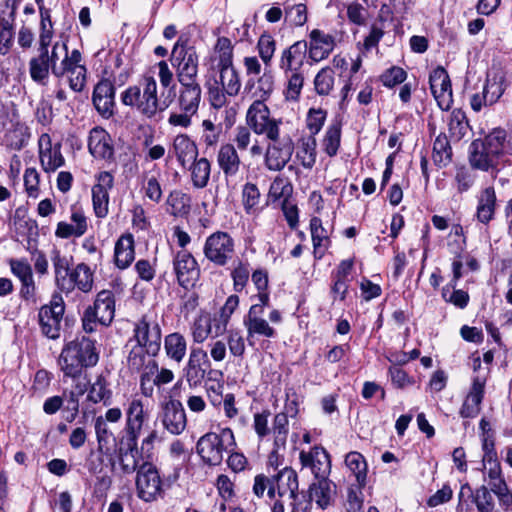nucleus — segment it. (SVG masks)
I'll return each instance as SVG.
<instances>
[{
	"instance_id": "nucleus-1",
	"label": "nucleus",
	"mask_w": 512,
	"mask_h": 512,
	"mask_svg": "<svg viewBox=\"0 0 512 512\" xmlns=\"http://www.w3.org/2000/svg\"><path fill=\"white\" fill-rule=\"evenodd\" d=\"M49 32L39 35L37 55L29 61V73L33 81L45 84L51 72L56 78L64 77L65 65L70 53L67 44L56 41L52 43Z\"/></svg>"
},
{
	"instance_id": "nucleus-2",
	"label": "nucleus",
	"mask_w": 512,
	"mask_h": 512,
	"mask_svg": "<svg viewBox=\"0 0 512 512\" xmlns=\"http://www.w3.org/2000/svg\"><path fill=\"white\" fill-rule=\"evenodd\" d=\"M98 360L99 352L95 341L83 336L64 346L58 364L65 376L76 378L84 368L95 366Z\"/></svg>"
},
{
	"instance_id": "nucleus-3",
	"label": "nucleus",
	"mask_w": 512,
	"mask_h": 512,
	"mask_svg": "<svg viewBox=\"0 0 512 512\" xmlns=\"http://www.w3.org/2000/svg\"><path fill=\"white\" fill-rule=\"evenodd\" d=\"M124 105L136 108L147 118H153L168 107L162 106V96L158 97V86L152 76H145L139 85L127 88L121 96Z\"/></svg>"
},
{
	"instance_id": "nucleus-4",
	"label": "nucleus",
	"mask_w": 512,
	"mask_h": 512,
	"mask_svg": "<svg viewBox=\"0 0 512 512\" xmlns=\"http://www.w3.org/2000/svg\"><path fill=\"white\" fill-rule=\"evenodd\" d=\"M236 448L233 431L228 428L220 429L219 433L208 432L201 436L197 442V453L204 463L217 466L222 463L224 454Z\"/></svg>"
},
{
	"instance_id": "nucleus-5",
	"label": "nucleus",
	"mask_w": 512,
	"mask_h": 512,
	"mask_svg": "<svg viewBox=\"0 0 512 512\" xmlns=\"http://www.w3.org/2000/svg\"><path fill=\"white\" fill-rule=\"evenodd\" d=\"M202 90L200 85H180L176 90V110L168 117V124L187 129L192 125V118L198 113Z\"/></svg>"
},
{
	"instance_id": "nucleus-6",
	"label": "nucleus",
	"mask_w": 512,
	"mask_h": 512,
	"mask_svg": "<svg viewBox=\"0 0 512 512\" xmlns=\"http://www.w3.org/2000/svg\"><path fill=\"white\" fill-rule=\"evenodd\" d=\"M170 61L179 85H199L197 82L199 58L193 47L185 48L177 42L173 47Z\"/></svg>"
},
{
	"instance_id": "nucleus-7",
	"label": "nucleus",
	"mask_w": 512,
	"mask_h": 512,
	"mask_svg": "<svg viewBox=\"0 0 512 512\" xmlns=\"http://www.w3.org/2000/svg\"><path fill=\"white\" fill-rule=\"evenodd\" d=\"M505 134L497 132L489 135L485 142L473 141L470 146L469 161L472 167L487 171L501 153Z\"/></svg>"
},
{
	"instance_id": "nucleus-8",
	"label": "nucleus",
	"mask_w": 512,
	"mask_h": 512,
	"mask_svg": "<svg viewBox=\"0 0 512 512\" xmlns=\"http://www.w3.org/2000/svg\"><path fill=\"white\" fill-rule=\"evenodd\" d=\"M269 143L264 154V164L269 171L279 172L285 168L294 152V142L289 135L280 132L267 137Z\"/></svg>"
},
{
	"instance_id": "nucleus-9",
	"label": "nucleus",
	"mask_w": 512,
	"mask_h": 512,
	"mask_svg": "<svg viewBox=\"0 0 512 512\" xmlns=\"http://www.w3.org/2000/svg\"><path fill=\"white\" fill-rule=\"evenodd\" d=\"M203 253L216 266H225L234 257V239L227 232L216 231L206 238Z\"/></svg>"
},
{
	"instance_id": "nucleus-10",
	"label": "nucleus",
	"mask_w": 512,
	"mask_h": 512,
	"mask_svg": "<svg viewBox=\"0 0 512 512\" xmlns=\"http://www.w3.org/2000/svg\"><path fill=\"white\" fill-rule=\"evenodd\" d=\"M135 484L137 496L145 502L155 501L163 493V482L159 471L150 462H144L139 466Z\"/></svg>"
},
{
	"instance_id": "nucleus-11",
	"label": "nucleus",
	"mask_w": 512,
	"mask_h": 512,
	"mask_svg": "<svg viewBox=\"0 0 512 512\" xmlns=\"http://www.w3.org/2000/svg\"><path fill=\"white\" fill-rule=\"evenodd\" d=\"M124 414L126 438L131 439L134 443L135 440L139 439L144 425L149 421L150 411L140 397L133 396L127 400Z\"/></svg>"
},
{
	"instance_id": "nucleus-12",
	"label": "nucleus",
	"mask_w": 512,
	"mask_h": 512,
	"mask_svg": "<svg viewBox=\"0 0 512 512\" xmlns=\"http://www.w3.org/2000/svg\"><path fill=\"white\" fill-rule=\"evenodd\" d=\"M134 336L128 341L147 347V351L155 356L161 346V329L151 315H143L134 325Z\"/></svg>"
},
{
	"instance_id": "nucleus-13",
	"label": "nucleus",
	"mask_w": 512,
	"mask_h": 512,
	"mask_svg": "<svg viewBox=\"0 0 512 512\" xmlns=\"http://www.w3.org/2000/svg\"><path fill=\"white\" fill-rule=\"evenodd\" d=\"M158 419L164 430L174 436L182 434L187 426V416L182 403L172 397L160 403Z\"/></svg>"
},
{
	"instance_id": "nucleus-14",
	"label": "nucleus",
	"mask_w": 512,
	"mask_h": 512,
	"mask_svg": "<svg viewBox=\"0 0 512 512\" xmlns=\"http://www.w3.org/2000/svg\"><path fill=\"white\" fill-rule=\"evenodd\" d=\"M247 125L257 135L269 137L280 132L281 120L270 117V110L262 101H254L247 110Z\"/></svg>"
},
{
	"instance_id": "nucleus-15",
	"label": "nucleus",
	"mask_w": 512,
	"mask_h": 512,
	"mask_svg": "<svg viewBox=\"0 0 512 512\" xmlns=\"http://www.w3.org/2000/svg\"><path fill=\"white\" fill-rule=\"evenodd\" d=\"M65 305L63 298L54 294L49 305H44L39 310V324L42 333L50 339L60 336V325L64 314Z\"/></svg>"
},
{
	"instance_id": "nucleus-16",
	"label": "nucleus",
	"mask_w": 512,
	"mask_h": 512,
	"mask_svg": "<svg viewBox=\"0 0 512 512\" xmlns=\"http://www.w3.org/2000/svg\"><path fill=\"white\" fill-rule=\"evenodd\" d=\"M506 89L505 76L501 72L488 76L481 93L471 96L470 106L473 111L480 112L484 107L495 104L503 95Z\"/></svg>"
},
{
	"instance_id": "nucleus-17",
	"label": "nucleus",
	"mask_w": 512,
	"mask_h": 512,
	"mask_svg": "<svg viewBox=\"0 0 512 512\" xmlns=\"http://www.w3.org/2000/svg\"><path fill=\"white\" fill-rule=\"evenodd\" d=\"M173 269L178 284L185 289L194 287L199 279L200 269L198 263L193 255L186 250L176 253L173 259Z\"/></svg>"
},
{
	"instance_id": "nucleus-18",
	"label": "nucleus",
	"mask_w": 512,
	"mask_h": 512,
	"mask_svg": "<svg viewBox=\"0 0 512 512\" xmlns=\"http://www.w3.org/2000/svg\"><path fill=\"white\" fill-rule=\"evenodd\" d=\"M114 186V177L108 171H102L96 176V183L92 187V202L95 215L105 218L108 214L109 192Z\"/></svg>"
},
{
	"instance_id": "nucleus-19",
	"label": "nucleus",
	"mask_w": 512,
	"mask_h": 512,
	"mask_svg": "<svg viewBox=\"0 0 512 512\" xmlns=\"http://www.w3.org/2000/svg\"><path fill=\"white\" fill-rule=\"evenodd\" d=\"M431 92L441 110H449L452 102V88L447 71L439 66L429 76Z\"/></svg>"
},
{
	"instance_id": "nucleus-20",
	"label": "nucleus",
	"mask_w": 512,
	"mask_h": 512,
	"mask_svg": "<svg viewBox=\"0 0 512 512\" xmlns=\"http://www.w3.org/2000/svg\"><path fill=\"white\" fill-rule=\"evenodd\" d=\"M206 366H209L207 352L201 347L191 348L188 361L183 369L184 377L189 386L195 387L204 380Z\"/></svg>"
},
{
	"instance_id": "nucleus-21",
	"label": "nucleus",
	"mask_w": 512,
	"mask_h": 512,
	"mask_svg": "<svg viewBox=\"0 0 512 512\" xmlns=\"http://www.w3.org/2000/svg\"><path fill=\"white\" fill-rule=\"evenodd\" d=\"M299 459L303 468H309L315 479L327 477L331 470L330 457L327 451L315 446L310 451H301Z\"/></svg>"
},
{
	"instance_id": "nucleus-22",
	"label": "nucleus",
	"mask_w": 512,
	"mask_h": 512,
	"mask_svg": "<svg viewBox=\"0 0 512 512\" xmlns=\"http://www.w3.org/2000/svg\"><path fill=\"white\" fill-rule=\"evenodd\" d=\"M38 145L41 167L45 172H54L64 165L65 159L61 153L60 144L53 147L48 134L40 136Z\"/></svg>"
},
{
	"instance_id": "nucleus-23",
	"label": "nucleus",
	"mask_w": 512,
	"mask_h": 512,
	"mask_svg": "<svg viewBox=\"0 0 512 512\" xmlns=\"http://www.w3.org/2000/svg\"><path fill=\"white\" fill-rule=\"evenodd\" d=\"M308 44L305 41H297L287 49L283 50L280 57L279 67L288 75L289 73L300 72L306 59Z\"/></svg>"
},
{
	"instance_id": "nucleus-24",
	"label": "nucleus",
	"mask_w": 512,
	"mask_h": 512,
	"mask_svg": "<svg viewBox=\"0 0 512 512\" xmlns=\"http://www.w3.org/2000/svg\"><path fill=\"white\" fill-rule=\"evenodd\" d=\"M259 307H250L247 315L244 317L243 324L247 331V338L251 339L255 336L264 338H274L276 330L269 322L263 318Z\"/></svg>"
},
{
	"instance_id": "nucleus-25",
	"label": "nucleus",
	"mask_w": 512,
	"mask_h": 512,
	"mask_svg": "<svg viewBox=\"0 0 512 512\" xmlns=\"http://www.w3.org/2000/svg\"><path fill=\"white\" fill-rule=\"evenodd\" d=\"M335 38L326 34L319 29H314L310 33V40L308 45L309 57L314 62H319L327 58L334 50Z\"/></svg>"
},
{
	"instance_id": "nucleus-26",
	"label": "nucleus",
	"mask_w": 512,
	"mask_h": 512,
	"mask_svg": "<svg viewBox=\"0 0 512 512\" xmlns=\"http://www.w3.org/2000/svg\"><path fill=\"white\" fill-rule=\"evenodd\" d=\"M115 88L111 81L101 80L93 91V104L96 110L108 118L113 114Z\"/></svg>"
},
{
	"instance_id": "nucleus-27",
	"label": "nucleus",
	"mask_w": 512,
	"mask_h": 512,
	"mask_svg": "<svg viewBox=\"0 0 512 512\" xmlns=\"http://www.w3.org/2000/svg\"><path fill=\"white\" fill-rule=\"evenodd\" d=\"M96 316L98 323L108 326L115 316V297L112 291L102 290L95 299L94 305L88 307Z\"/></svg>"
},
{
	"instance_id": "nucleus-28",
	"label": "nucleus",
	"mask_w": 512,
	"mask_h": 512,
	"mask_svg": "<svg viewBox=\"0 0 512 512\" xmlns=\"http://www.w3.org/2000/svg\"><path fill=\"white\" fill-rule=\"evenodd\" d=\"M81 61L80 51L74 49L65 65L64 76H68L69 86L75 92L82 91L86 83V67L81 64Z\"/></svg>"
},
{
	"instance_id": "nucleus-29",
	"label": "nucleus",
	"mask_w": 512,
	"mask_h": 512,
	"mask_svg": "<svg viewBox=\"0 0 512 512\" xmlns=\"http://www.w3.org/2000/svg\"><path fill=\"white\" fill-rule=\"evenodd\" d=\"M88 149L93 157L99 159L108 160L111 159L114 154L110 135L99 127H95L90 131Z\"/></svg>"
},
{
	"instance_id": "nucleus-30",
	"label": "nucleus",
	"mask_w": 512,
	"mask_h": 512,
	"mask_svg": "<svg viewBox=\"0 0 512 512\" xmlns=\"http://www.w3.org/2000/svg\"><path fill=\"white\" fill-rule=\"evenodd\" d=\"M274 77L270 72L265 71L257 79L249 78L245 84L244 92L249 94L254 101L265 103L274 91Z\"/></svg>"
},
{
	"instance_id": "nucleus-31",
	"label": "nucleus",
	"mask_w": 512,
	"mask_h": 512,
	"mask_svg": "<svg viewBox=\"0 0 512 512\" xmlns=\"http://www.w3.org/2000/svg\"><path fill=\"white\" fill-rule=\"evenodd\" d=\"M171 153L178 163L186 168L198 156V148L195 142L186 134L177 135L172 144Z\"/></svg>"
},
{
	"instance_id": "nucleus-32",
	"label": "nucleus",
	"mask_w": 512,
	"mask_h": 512,
	"mask_svg": "<svg viewBox=\"0 0 512 512\" xmlns=\"http://www.w3.org/2000/svg\"><path fill=\"white\" fill-rule=\"evenodd\" d=\"M335 493L336 485L327 477L317 478L309 488L310 500L315 501L316 504L322 509H326L329 505H331Z\"/></svg>"
},
{
	"instance_id": "nucleus-33",
	"label": "nucleus",
	"mask_w": 512,
	"mask_h": 512,
	"mask_svg": "<svg viewBox=\"0 0 512 512\" xmlns=\"http://www.w3.org/2000/svg\"><path fill=\"white\" fill-rule=\"evenodd\" d=\"M217 163L226 178L236 176L241 165L236 147L230 143L221 145L217 153Z\"/></svg>"
},
{
	"instance_id": "nucleus-34",
	"label": "nucleus",
	"mask_w": 512,
	"mask_h": 512,
	"mask_svg": "<svg viewBox=\"0 0 512 512\" xmlns=\"http://www.w3.org/2000/svg\"><path fill=\"white\" fill-rule=\"evenodd\" d=\"M152 354H149L147 347L134 343L129 351L127 357V364L130 370L139 372L145 368L146 371H150L154 374L157 371L158 363L156 360L151 358Z\"/></svg>"
},
{
	"instance_id": "nucleus-35",
	"label": "nucleus",
	"mask_w": 512,
	"mask_h": 512,
	"mask_svg": "<svg viewBox=\"0 0 512 512\" xmlns=\"http://www.w3.org/2000/svg\"><path fill=\"white\" fill-rule=\"evenodd\" d=\"M484 387L485 378L477 376L473 379L471 390L460 411L462 417L472 418L479 413L484 395Z\"/></svg>"
},
{
	"instance_id": "nucleus-36",
	"label": "nucleus",
	"mask_w": 512,
	"mask_h": 512,
	"mask_svg": "<svg viewBox=\"0 0 512 512\" xmlns=\"http://www.w3.org/2000/svg\"><path fill=\"white\" fill-rule=\"evenodd\" d=\"M275 485V493L280 497L288 494L290 498H295L298 492V477L295 470L291 467H284L272 477Z\"/></svg>"
},
{
	"instance_id": "nucleus-37",
	"label": "nucleus",
	"mask_w": 512,
	"mask_h": 512,
	"mask_svg": "<svg viewBox=\"0 0 512 512\" xmlns=\"http://www.w3.org/2000/svg\"><path fill=\"white\" fill-rule=\"evenodd\" d=\"M135 259L134 238L130 233L120 236L115 243L114 261L119 269L128 268Z\"/></svg>"
},
{
	"instance_id": "nucleus-38",
	"label": "nucleus",
	"mask_w": 512,
	"mask_h": 512,
	"mask_svg": "<svg viewBox=\"0 0 512 512\" xmlns=\"http://www.w3.org/2000/svg\"><path fill=\"white\" fill-rule=\"evenodd\" d=\"M252 129L249 126H237L234 129L233 145L239 151H245L250 147V154L252 157H258L263 154V149L259 141L252 136Z\"/></svg>"
},
{
	"instance_id": "nucleus-39",
	"label": "nucleus",
	"mask_w": 512,
	"mask_h": 512,
	"mask_svg": "<svg viewBox=\"0 0 512 512\" xmlns=\"http://www.w3.org/2000/svg\"><path fill=\"white\" fill-rule=\"evenodd\" d=\"M213 63V71L234 66L233 64V45L227 37H219L214 46L213 55L211 56Z\"/></svg>"
},
{
	"instance_id": "nucleus-40",
	"label": "nucleus",
	"mask_w": 512,
	"mask_h": 512,
	"mask_svg": "<svg viewBox=\"0 0 512 512\" xmlns=\"http://www.w3.org/2000/svg\"><path fill=\"white\" fill-rule=\"evenodd\" d=\"M496 193L493 187L485 188L479 198L476 211L477 220L483 224H488L495 214Z\"/></svg>"
},
{
	"instance_id": "nucleus-41",
	"label": "nucleus",
	"mask_w": 512,
	"mask_h": 512,
	"mask_svg": "<svg viewBox=\"0 0 512 512\" xmlns=\"http://www.w3.org/2000/svg\"><path fill=\"white\" fill-rule=\"evenodd\" d=\"M159 69L158 78L162 88L167 89V94L162 92V106L169 107L175 100L176 84L174 83V74L166 61L162 60L157 64Z\"/></svg>"
},
{
	"instance_id": "nucleus-42",
	"label": "nucleus",
	"mask_w": 512,
	"mask_h": 512,
	"mask_svg": "<svg viewBox=\"0 0 512 512\" xmlns=\"http://www.w3.org/2000/svg\"><path fill=\"white\" fill-rule=\"evenodd\" d=\"M51 260L54 267L55 283L57 287L63 292H71L72 286L69 280L70 272L67 259L61 256L59 251L54 250Z\"/></svg>"
},
{
	"instance_id": "nucleus-43",
	"label": "nucleus",
	"mask_w": 512,
	"mask_h": 512,
	"mask_svg": "<svg viewBox=\"0 0 512 512\" xmlns=\"http://www.w3.org/2000/svg\"><path fill=\"white\" fill-rule=\"evenodd\" d=\"M132 443L131 439L126 438V448H120L118 452L119 464L125 474L137 472L140 466L137 459L138 440H135L134 444Z\"/></svg>"
},
{
	"instance_id": "nucleus-44",
	"label": "nucleus",
	"mask_w": 512,
	"mask_h": 512,
	"mask_svg": "<svg viewBox=\"0 0 512 512\" xmlns=\"http://www.w3.org/2000/svg\"><path fill=\"white\" fill-rule=\"evenodd\" d=\"M164 348L166 355L176 363H181L186 356L187 341L178 333H171L165 337Z\"/></svg>"
},
{
	"instance_id": "nucleus-45",
	"label": "nucleus",
	"mask_w": 512,
	"mask_h": 512,
	"mask_svg": "<svg viewBox=\"0 0 512 512\" xmlns=\"http://www.w3.org/2000/svg\"><path fill=\"white\" fill-rule=\"evenodd\" d=\"M189 165L191 181L195 188H205L210 180L211 164L207 158L193 160Z\"/></svg>"
},
{
	"instance_id": "nucleus-46",
	"label": "nucleus",
	"mask_w": 512,
	"mask_h": 512,
	"mask_svg": "<svg viewBox=\"0 0 512 512\" xmlns=\"http://www.w3.org/2000/svg\"><path fill=\"white\" fill-rule=\"evenodd\" d=\"M219 73V85L230 97L238 95L241 89V80L238 71L234 66L215 70Z\"/></svg>"
},
{
	"instance_id": "nucleus-47",
	"label": "nucleus",
	"mask_w": 512,
	"mask_h": 512,
	"mask_svg": "<svg viewBox=\"0 0 512 512\" xmlns=\"http://www.w3.org/2000/svg\"><path fill=\"white\" fill-rule=\"evenodd\" d=\"M69 280L71 281L72 291L77 287L80 291L87 293L93 288V272L84 263L78 264L70 272Z\"/></svg>"
},
{
	"instance_id": "nucleus-48",
	"label": "nucleus",
	"mask_w": 512,
	"mask_h": 512,
	"mask_svg": "<svg viewBox=\"0 0 512 512\" xmlns=\"http://www.w3.org/2000/svg\"><path fill=\"white\" fill-rule=\"evenodd\" d=\"M341 142V124L339 122L331 123L324 135L322 147L324 152L333 157L337 154Z\"/></svg>"
},
{
	"instance_id": "nucleus-49",
	"label": "nucleus",
	"mask_w": 512,
	"mask_h": 512,
	"mask_svg": "<svg viewBox=\"0 0 512 512\" xmlns=\"http://www.w3.org/2000/svg\"><path fill=\"white\" fill-rule=\"evenodd\" d=\"M345 464L356 477L358 485L362 486L367 474V464L363 455L356 451L349 452L345 457Z\"/></svg>"
},
{
	"instance_id": "nucleus-50",
	"label": "nucleus",
	"mask_w": 512,
	"mask_h": 512,
	"mask_svg": "<svg viewBox=\"0 0 512 512\" xmlns=\"http://www.w3.org/2000/svg\"><path fill=\"white\" fill-rule=\"evenodd\" d=\"M452 150L446 135L440 134L433 144L432 158L436 165L446 166L450 163Z\"/></svg>"
},
{
	"instance_id": "nucleus-51",
	"label": "nucleus",
	"mask_w": 512,
	"mask_h": 512,
	"mask_svg": "<svg viewBox=\"0 0 512 512\" xmlns=\"http://www.w3.org/2000/svg\"><path fill=\"white\" fill-rule=\"evenodd\" d=\"M166 203L171 207L172 215H183L190 209L191 197L181 190H173L169 193Z\"/></svg>"
},
{
	"instance_id": "nucleus-52",
	"label": "nucleus",
	"mask_w": 512,
	"mask_h": 512,
	"mask_svg": "<svg viewBox=\"0 0 512 512\" xmlns=\"http://www.w3.org/2000/svg\"><path fill=\"white\" fill-rule=\"evenodd\" d=\"M222 133L221 124H215L210 119H205L201 123V141L206 147H215Z\"/></svg>"
},
{
	"instance_id": "nucleus-53",
	"label": "nucleus",
	"mask_w": 512,
	"mask_h": 512,
	"mask_svg": "<svg viewBox=\"0 0 512 512\" xmlns=\"http://www.w3.org/2000/svg\"><path fill=\"white\" fill-rule=\"evenodd\" d=\"M297 159L300 161L304 168L311 169L316 163V139L310 137L303 140L301 146L296 154Z\"/></svg>"
},
{
	"instance_id": "nucleus-54",
	"label": "nucleus",
	"mask_w": 512,
	"mask_h": 512,
	"mask_svg": "<svg viewBox=\"0 0 512 512\" xmlns=\"http://www.w3.org/2000/svg\"><path fill=\"white\" fill-rule=\"evenodd\" d=\"M142 178V190L144 192V196L155 204L160 203L163 191L158 178L155 175L149 176L148 173H144Z\"/></svg>"
},
{
	"instance_id": "nucleus-55",
	"label": "nucleus",
	"mask_w": 512,
	"mask_h": 512,
	"mask_svg": "<svg viewBox=\"0 0 512 512\" xmlns=\"http://www.w3.org/2000/svg\"><path fill=\"white\" fill-rule=\"evenodd\" d=\"M107 381L103 375H98L95 381L91 384L88 391L87 399L92 403L104 402L110 399L111 391L107 388Z\"/></svg>"
},
{
	"instance_id": "nucleus-56",
	"label": "nucleus",
	"mask_w": 512,
	"mask_h": 512,
	"mask_svg": "<svg viewBox=\"0 0 512 512\" xmlns=\"http://www.w3.org/2000/svg\"><path fill=\"white\" fill-rule=\"evenodd\" d=\"M315 91L318 95H329L334 87V71L331 67L322 68L314 79Z\"/></svg>"
},
{
	"instance_id": "nucleus-57",
	"label": "nucleus",
	"mask_w": 512,
	"mask_h": 512,
	"mask_svg": "<svg viewBox=\"0 0 512 512\" xmlns=\"http://www.w3.org/2000/svg\"><path fill=\"white\" fill-rule=\"evenodd\" d=\"M468 122L465 114L460 110L451 113L448 122V131L450 136L455 140H460L467 133Z\"/></svg>"
},
{
	"instance_id": "nucleus-58",
	"label": "nucleus",
	"mask_w": 512,
	"mask_h": 512,
	"mask_svg": "<svg viewBox=\"0 0 512 512\" xmlns=\"http://www.w3.org/2000/svg\"><path fill=\"white\" fill-rule=\"evenodd\" d=\"M260 202V192L254 183H246L242 189V203L247 214H253Z\"/></svg>"
},
{
	"instance_id": "nucleus-59",
	"label": "nucleus",
	"mask_w": 512,
	"mask_h": 512,
	"mask_svg": "<svg viewBox=\"0 0 512 512\" xmlns=\"http://www.w3.org/2000/svg\"><path fill=\"white\" fill-rule=\"evenodd\" d=\"M212 333L211 319L206 316L197 317L191 326V335L195 343H203Z\"/></svg>"
},
{
	"instance_id": "nucleus-60",
	"label": "nucleus",
	"mask_w": 512,
	"mask_h": 512,
	"mask_svg": "<svg viewBox=\"0 0 512 512\" xmlns=\"http://www.w3.org/2000/svg\"><path fill=\"white\" fill-rule=\"evenodd\" d=\"M206 86L211 105L214 108H221L225 106L227 103L228 94L224 91V89H221V86L219 85L218 79H216L215 75L207 80Z\"/></svg>"
},
{
	"instance_id": "nucleus-61",
	"label": "nucleus",
	"mask_w": 512,
	"mask_h": 512,
	"mask_svg": "<svg viewBox=\"0 0 512 512\" xmlns=\"http://www.w3.org/2000/svg\"><path fill=\"white\" fill-rule=\"evenodd\" d=\"M285 20L294 26H303L307 21V8L306 5L299 3L290 5L288 2L285 4Z\"/></svg>"
},
{
	"instance_id": "nucleus-62",
	"label": "nucleus",
	"mask_w": 512,
	"mask_h": 512,
	"mask_svg": "<svg viewBox=\"0 0 512 512\" xmlns=\"http://www.w3.org/2000/svg\"><path fill=\"white\" fill-rule=\"evenodd\" d=\"M288 418L282 413H277L273 422L274 445L285 447L288 434Z\"/></svg>"
},
{
	"instance_id": "nucleus-63",
	"label": "nucleus",
	"mask_w": 512,
	"mask_h": 512,
	"mask_svg": "<svg viewBox=\"0 0 512 512\" xmlns=\"http://www.w3.org/2000/svg\"><path fill=\"white\" fill-rule=\"evenodd\" d=\"M473 501L479 512H492L494 509L493 497L486 486L477 488L472 494Z\"/></svg>"
},
{
	"instance_id": "nucleus-64",
	"label": "nucleus",
	"mask_w": 512,
	"mask_h": 512,
	"mask_svg": "<svg viewBox=\"0 0 512 512\" xmlns=\"http://www.w3.org/2000/svg\"><path fill=\"white\" fill-rule=\"evenodd\" d=\"M326 117V111L321 108L309 109L306 117V126L309 129L312 137L320 132L325 123Z\"/></svg>"
}]
</instances>
